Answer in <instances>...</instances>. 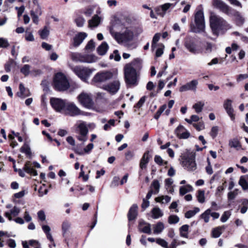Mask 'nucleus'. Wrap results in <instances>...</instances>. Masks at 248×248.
I'll list each match as a JSON object with an SVG mask.
<instances>
[{"label": "nucleus", "instance_id": "f257e3e1", "mask_svg": "<svg viewBox=\"0 0 248 248\" xmlns=\"http://www.w3.org/2000/svg\"><path fill=\"white\" fill-rule=\"evenodd\" d=\"M109 32L118 44L124 45L128 48L132 46V45L130 42L134 38V33L131 29L122 27L120 32H116L112 28H110Z\"/></svg>", "mask_w": 248, "mask_h": 248}, {"label": "nucleus", "instance_id": "f03ea898", "mask_svg": "<svg viewBox=\"0 0 248 248\" xmlns=\"http://www.w3.org/2000/svg\"><path fill=\"white\" fill-rule=\"evenodd\" d=\"M209 23L213 34L216 36L231 28L230 25L225 19L213 12L210 15Z\"/></svg>", "mask_w": 248, "mask_h": 248}, {"label": "nucleus", "instance_id": "7ed1b4c3", "mask_svg": "<svg viewBox=\"0 0 248 248\" xmlns=\"http://www.w3.org/2000/svg\"><path fill=\"white\" fill-rule=\"evenodd\" d=\"M141 67V63L140 61L137 60L125 66L124 76L127 84L130 85L136 84L137 71L140 70Z\"/></svg>", "mask_w": 248, "mask_h": 248}, {"label": "nucleus", "instance_id": "20e7f679", "mask_svg": "<svg viewBox=\"0 0 248 248\" xmlns=\"http://www.w3.org/2000/svg\"><path fill=\"white\" fill-rule=\"evenodd\" d=\"M114 76L115 74L110 71H101L95 74L91 80V83L94 85H103V83L112 79Z\"/></svg>", "mask_w": 248, "mask_h": 248}, {"label": "nucleus", "instance_id": "39448f33", "mask_svg": "<svg viewBox=\"0 0 248 248\" xmlns=\"http://www.w3.org/2000/svg\"><path fill=\"white\" fill-rule=\"evenodd\" d=\"M195 26L192 29V31L195 33H203L204 36L207 37V34L205 31V24L203 12L199 10L195 15Z\"/></svg>", "mask_w": 248, "mask_h": 248}, {"label": "nucleus", "instance_id": "423d86ee", "mask_svg": "<svg viewBox=\"0 0 248 248\" xmlns=\"http://www.w3.org/2000/svg\"><path fill=\"white\" fill-rule=\"evenodd\" d=\"M53 85L56 90L65 91L69 87V83L65 76L61 73L56 74L53 79Z\"/></svg>", "mask_w": 248, "mask_h": 248}, {"label": "nucleus", "instance_id": "0eeeda50", "mask_svg": "<svg viewBox=\"0 0 248 248\" xmlns=\"http://www.w3.org/2000/svg\"><path fill=\"white\" fill-rule=\"evenodd\" d=\"M76 133L78 134L77 136L78 140L83 143L87 141L88 129L86 123L82 121H78L74 125Z\"/></svg>", "mask_w": 248, "mask_h": 248}, {"label": "nucleus", "instance_id": "6e6552de", "mask_svg": "<svg viewBox=\"0 0 248 248\" xmlns=\"http://www.w3.org/2000/svg\"><path fill=\"white\" fill-rule=\"evenodd\" d=\"M71 69L78 78L85 82L87 81L93 72L95 70L94 69H90L80 66H72Z\"/></svg>", "mask_w": 248, "mask_h": 248}, {"label": "nucleus", "instance_id": "1a4fd4ad", "mask_svg": "<svg viewBox=\"0 0 248 248\" xmlns=\"http://www.w3.org/2000/svg\"><path fill=\"white\" fill-rule=\"evenodd\" d=\"M182 160V165L188 171H193L197 168L196 164L195 161V154L191 152L187 156L185 155L181 156Z\"/></svg>", "mask_w": 248, "mask_h": 248}, {"label": "nucleus", "instance_id": "9d476101", "mask_svg": "<svg viewBox=\"0 0 248 248\" xmlns=\"http://www.w3.org/2000/svg\"><path fill=\"white\" fill-rule=\"evenodd\" d=\"M114 80L108 84H104L102 88L107 91L111 94L116 93L120 88V81L119 79L117 77V75L115 74L113 78Z\"/></svg>", "mask_w": 248, "mask_h": 248}, {"label": "nucleus", "instance_id": "9b49d317", "mask_svg": "<svg viewBox=\"0 0 248 248\" xmlns=\"http://www.w3.org/2000/svg\"><path fill=\"white\" fill-rule=\"evenodd\" d=\"M79 103L86 108H91L93 105L91 94L82 92L77 97Z\"/></svg>", "mask_w": 248, "mask_h": 248}, {"label": "nucleus", "instance_id": "f8f14e48", "mask_svg": "<svg viewBox=\"0 0 248 248\" xmlns=\"http://www.w3.org/2000/svg\"><path fill=\"white\" fill-rule=\"evenodd\" d=\"M71 116H76L82 114L80 109L73 102H67L64 112Z\"/></svg>", "mask_w": 248, "mask_h": 248}, {"label": "nucleus", "instance_id": "ddd939ff", "mask_svg": "<svg viewBox=\"0 0 248 248\" xmlns=\"http://www.w3.org/2000/svg\"><path fill=\"white\" fill-rule=\"evenodd\" d=\"M212 5L214 7L218 9L222 12L228 15H230L232 14L231 8L221 0H213Z\"/></svg>", "mask_w": 248, "mask_h": 248}, {"label": "nucleus", "instance_id": "4468645a", "mask_svg": "<svg viewBox=\"0 0 248 248\" xmlns=\"http://www.w3.org/2000/svg\"><path fill=\"white\" fill-rule=\"evenodd\" d=\"M67 101L57 98H51L50 100L52 107L57 112H64Z\"/></svg>", "mask_w": 248, "mask_h": 248}, {"label": "nucleus", "instance_id": "2eb2a0df", "mask_svg": "<svg viewBox=\"0 0 248 248\" xmlns=\"http://www.w3.org/2000/svg\"><path fill=\"white\" fill-rule=\"evenodd\" d=\"M184 45L185 47L192 54H196L202 52V50L197 48L196 44L190 38H186Z\"/></svg>", "mask_w": 248, "mask_h": 248}, {"label": "nucleus", "instance_id": "dca6fc26", "mask_svg": "<svg viewBox=\"0 0 248 248\" xmlns=\"http://www.w3.org/2000/svg\"><path fill=\"white\" fill-rule=\"evenodd\" d=\"M174 133L180 139H187L190 137V132L182 125H179L175 129Z\"/></svg>", "mask_w": 248, "mask_h": 248}, {"label": "nucleus", "instance_id": "f3484780", "mask_svg": "<svg viewBox=\"0 0 248 248\" xmlns=\"http://www.w3.org/2000/svg\"><path fill=\"white\" fill-rule=\"evenodd\" d=\"M25 171L33 176L37 175V172L36 170L33 169L31 164L29 161L26 163L23 168V170L21 169H18V170L19 175L22 177H24L25 176Z\"/></svg>", "mask_w": 248, "mask_h": 248}, {"label": "nucleus", "instance_id": "a211bd4d", "mask_svg": "<svg viewBox=\"0 0 248 248\" xmlns=\"http://www.w3.org/2000/svg\"><path fill=\"white\" fill-rule=\"evenodd\" d=\"M198 84V81L197 80H192L190 82L181 86L180 88L179 91L181 92H186L189 90L195 91L196 90Z\"/></svg>", "mask_w": 248, "mask_h": 248}, {"label": "nucleus", "instance_id": "6ab92c4d", "mask_svg": "<svg viewBox=\"0 0 248 248\" xmlns=\"http://www.w3.org/2000/svg\"><path fill=\"white\" fill-rule=\"evenodd\" d=\"M71 227V223L67 220L64 221L62 225V236L65 238L66 242L70 235V228Z\"/></svg>", "mask_w": 248, "mask_h": 248}, {"label": "nucleus", "instance_id": "aec40b11", "mask_svg": "<svg viewBox=\"0 0 248 248\" xmlns=\"http://www.w3.org/2000/svg\"><path fill=\"white\" fill-rule=\"evenodd\" d=\"M139 230L140 232L145 233H151V225L143 220H140L139 222Z\"/></svg>", "mask_w": 248, "mask_h": 248}, {"label": "nucleus", "instance_id": "412c9836", "mask_svg": "<svg viewBox=\"0 0 248 248\" xmlns=\"http://www.w3.org/2000/svg\"><path fill=\"white\" fill-rule=\"evenodd\" d=\"M174 6L175 5L172 3H167L161 5L160 7L156 8V12L158 15L163 16L167 10L170 8H174Z\"/></svg>", "mask_w": 248, "mask_h": 248}, {"label": "nucleus", "instance_id": "4be33fe9", "mask_svg": "<svg viewBox=\"0 0 248 248\" xmlns=\"http://www.w3.org/2000/svg\"><path fill=\"white\" fill-rule=\"evenodd\" d=\"M87 36V34L85 32H80L77 34L74 38L73 46L75 47L79 46Z\"/></svg>", "mask_w": 248, "mask_h": 248}, {"label": "nucleus", "instance_id": "5701e85b", "mask_svg": "<svg viewBox=\"0 0 248 248\" xmlns=\"http://www.w3.org/2000/svg\"><path fill=\"white\" fill-rule=\"evenodd\" d=\"M232 100L230 99H227L225 101L224 103V108L226 109L227 113L230 116L232 120H233L234 119V116L233 115V109L232 107Z\"/></svg>", "mask_w": 248, "mask_h": 248}, {"label": "nucleus", "instance_id": "b1692460", "mask_svg": "<svg viewBox=\"0 0 248 248\" xmlns=\"http://www.w3.org/2000/svg\"><path fill=\"white\" fill-rule=\"evenodd\" d=\"M19 92L17 93L18 96L25 98L31 95V93L28 89L25 88L22 83L19 84Z\"/></svg>", "mask_w": 248, "mask_h": 248}, {"label": "nucleus", "instance_id": "393cba45", "mask_svg": "<svg viewBox=\"0 0 248 248\" xmlns=\"http://www.w3.org/2000/svg\"><path fill=\"white\" fill-rule=\"evenodd\" d=\"M42 229L44 233L46 234V238L52 243H53V245L54 247H55V244L54 242V239L52 237V236L50 233V228L49 226L46 225H42Z\"/></svg>", "mask_w": 248, "mask_h": 248}, {"label": "nucleus", "instance_id": "a878e982", "mask_svg": "<svg viewBox=\"0 0 248 248\" xmlns=\"http://www.w3.org/2000/svg\"><path fill=\"white\" fill-rule=\"evenodd\" d=\"M138 206L136 204L133 205L130 208L128 213V218L129 221L135 219L137 216Z\"/></svg>", "mask_w": 248, "mask_h": 248}, {"label": "nucleus", "instance_id": "bb28decb", "mask_svg": "<svg viewBox=\"0 0 248 248\" xmlns=\"http://www.w3.org/2000/svg\"><path fill=\"white\" fill-rule=\"evenodd\" d=\"M20 212L19 208L15 206L11 210L10 212H7L5 213V217L8 218V219L11 221L13 220L12 216L14 217L17 216Z\"/></svg>", "mask_w": 248, "mask_h": 248}, {"label": "nucleus", "instance_id": "cd10ccee", "mask_svg": "<svg viewBox=\"0 0 248 248\" xmlns=\"http://www.w3.org/2000/svg\"><path fill=\"white\" fill-rule=\"evenodd\" d=\"M100 22V17L97 15H95L89 21V26L90 27H96L99 25Z\"/></svg>", "mask_w": 248, "mask_h": 248}, {"label": "nucleus", "instance_id": "c85d7f7f", "mask_svg": "<svg viewBox=\"0 0 248 248\" xmlns=\"http://www.w3.org/2000/svg\"><path fill=\"white\" fill-rule=\"evenodd\" d=\"M239 184L243 190H248V175L241 176L239 181Z\"/></svg>", "mask_w": 248, "mask_h": 248}, {"label": "nucleus", "instance_id": "c756f323", "mask_svg": "<svg viewBox=\"0 0 248 248\" xmlns=\"http://www.w3.org/2000/svg\"><path fill=\"white\" fill-rule=\"evenodd\" d=\"M108 46L106 42H103L97 48L98 53L100 55H104L107 52Z\"/></svg>", "mask_w": 248, "mask_h": 248}, {"label": "nucleus", "instance_id": "7c9ffc66", "mask_svg": "<svg viewBox=\"0 0 248 248\" xmlns=\"http://www.w3.org/2000/svg\"><path fill=\"white\" fill-rule=\"evenodd\" d=\"M97 60V57L93 55L90 54L83 55V62L93 63L95 62Z\"/></svg>", "mask_w": 248, "mask_h": 248}, {"label": "nucleus", "instance_id": "2f4dec72", "mask_svg": "<svg viewBox=\"0 0 248 248\" xmlns=\"http://www.w3.org/2000/svg\"><path fill=\"white\" fill-rule=\"evenodd\" d=\"M154 233L155 234H159L164 229V224L161 222H158L153 226Z\"/></svg>", "mask_w": 248, "mask_h": 248}, {"label": "nucleus", "instance_id": "473e14b6", "mask_svg": "<svg viewBox=\"0 0 248 248\" xmlns=\"http://www.w3.org/2000/svg\"><path fill=\"white\" fill-rule=\"evenodd\" d=\"M152 217L154 219H157L163 215V213L158 207H155L152 210Z\"/></svg>", "mask_w": 248, "mask_h": 248}, {"label": "nucleus", "instance_id": "72a5a7b5", "mask_svg": "<svg viewBox=\"0 0 248 248\" xmlns=\"http://www.w3.org/2000/svg\"><path fill=\"white\" fill-rule=\"evenodd\" d=\"M232 14L231 15H233L234 16L238 24H242L244 22V18L241 15L240 13L232 10Z\"/></svg>", "mask_w": 248, "mask_h": 248}, {"label": "nucleus", "instance_id": "f704fd0d", "mask_svg": "<svg viewBox=\"0 0 248 248\" xmlns=\"http://www.w3.org/2000/svg\"><path fill=\"white\" fill-rule=\"evenodd\" d=\"M70 57L73 61L83 62V55L80 53L72 52L70 54Z\"/></svg>", "mask_w": 248, "mask_h": 248}, {"label": "nucleus", "instance_id": "c9c22d12", "mask_svg": "<svg viewBox=\"0 0 248 248\" xmlns=\"http://www.w3.org/2000/svg\"><path fill=\"white\" fill-rule=\"evenodd\" d=\"M196 198L199 202L204 203L205 202V191L203 190H199L197 193Z\"/></svg>", "mask_w": 248, "mask_h": 248}, {"label": "nucleus", "instance_id": "e433bc0d", "mask_svg": "<svg viewBox=\"0 0 248 248\" xmlns=\"http://www.w3.org/2000/svg\"><path fill=\"white\" fill-rule=\"evenodd\" d=\"M192 191H193L192 186L190 185H186L180 187L179 193L181 195H184L186 193Z\"/></svg>", "mask_w": 248, "mask_h": 248}, {"label": "nucleus", "instance_id": "4c0bfd02", "mask_svg": "<svg viewBox=\"0 0 248 248\" xmlns=\"http://www.w3.org/2000/svg\"><path fill=\"white\" fill-rule=\"evenodd\" d=\"M171 200L170 197L169 196H161L156 197L155 201L157 202H160L162 204L168 203Z\"/></svg>", "mask_w": 248, "mask_h": 248}, {"label": "nucleus", "instance_id": "58836bf2", "mask_svg": "<svg viewBox=\"0 0 248 248\" xmlns=\"http://www.w3.org/2000/svg\"><path fill=\"white\" fill-rule=\"evenodd\" d=\"M204 106V103L202 101L198 102L193 106V108L195 109L196 113H199L201 112Z\"/></svg>", "mask_w": 248, "mask_h": 248}, {"label": "nucleus", "instance_id": "ea45409f", "mask_svg": "<svg viewBox=\"0 0 248 248\" xmlns=\"http://www.w3.org/2000/svg\"><path fill=\"white\" fill-rule=\"evenodd\" d=\"M210 215L211 209H208L201 215L200 217L203 219L205 223H208L209 221L210 217H211Z\"/></svg>", "mask_w": 248, "mask_h": 248}, {"label": "nucleus", "instance_id": "a19ab883", "mask_svg": "<svg viewBox=\"0 0 248 248\" xmlns=\"http://www.w3.org/2000/svg\"><path fill=\"white\" fill-rule=\"evenodd\" d=\"M200 210L199 207H194L193 210L187 211L185 213V216L187 218H190L194 216L197 213H199Z\"/></svg>", "mask_w": 248, "mask_h": 248}, {"label": "nucleus", "instance_id": "79ce46f5", "mask_svg": "<svg viewBox=\"0 0 248 248\" xmlns=\"http://www.w3.org/2000/svg\"><path fill=\"white\" fill-rule=\"evenodd\" d=\"M148 162H149V158H148V154L146 153H145L143 155L142 158L141 159L140 164V168L141 169H143L145 168L146 167V164L148 163Z\"/></svg>", "mask_w": 248, "mask_h": 248}, {"label": "nucleus", "instance_id": "37998d69", "mask_svg": "<svg viewBox=\"0 0 248 248\" xmlns=\"http://www.w3.org/2000/svg\"><path fill=\"white\" fill-rule=\"evenodd\" d=\"M189 226L187 225H184L180 228V235L185 238L188 237V230Z\"/></svg>", "mask_w": 248, "mask_h": 248}, {"label": "nucleus", "instance_id": "c03bdc74", "mask_svg": "<svg viewBox=\"0 0 248 248\" xmlns=\"http://www.w3.org/2000/svg\"><path fill=\"white\" fill-rule=\"evenodd\" d=\"M224 229L223 227H218L214 228L212 232V237L214 238H218L222 233V230Z\"/></svg>", "mask_w": 248, "mask_h": 248}, {"label": "nucleus", "instance_id": "a18cd8bd", "mask_svg": "<svg viewBox=\"0 0 248 248\" xmlns=\"http://www.w3.org/2000/svg\"><path fill=\"white\" fill-rule=\"evenodd\" d=\"M160 188L159 183L157 180L153 181L151 186V189L153 190L154 194H157L158 193Z\"/></svg>", "mask_w": 248, "mask_h": 248}, {"label": "nucleus", "instance_id": "49530a36", "mask_svg": "<svg viewBox=\"0 0 248 248\" xmlns=\"http://www.w3.org/2000/svg\"><path fill=\"white\" fill-rule=\"evenodd\" d=\"M20 72L26 77L29 76L31 73V66L29 64L24 65L20 69Z\"/></svg>", "mask_w": 248, "mask_h": 248}, {"label": "nucleus", "instance_id": "de8ad7c7", "mask_svg": "<svg viewBox=\"0 0 248 248\" xmlns=\"http://www.w3.org/2000/svg\"><path fill=\"white\" fill-rule=\"evenodd\" d=\"M49 31L46 27L39 31V35L42 39H46L49 35Z\"/></svg>", "mask_w": 248, "mask_h": 248}, {"label": "nucleus", "instance_id": "09e8293b", "mask_svg": "<svg viewBox=\"0 0 248 248\" xmlns=\"http://www.w3.org/2000/svg\"><path fill=\"white\" fill-rule=\"evenodd\" d=\"M85 22V20L81 16H78L75 19V22L78 27H82L84 24Z\"/></svg>", "mask_w": 248, "mask_h": 248}, {"label": "nucleus", "instance_id": "8fccbe9b", "mask_svg": "<svg viewBox=\"0 0 248 248\" xmlns=\"http://www.w3.org/2000/svg\"><path fill=\"white\" fill-rule=\"evenodd\" d=\"M242 207L241 208L240 212L242 214L245 213L248 209V200L243 199L242 200Z\"/></svg>", "mask_w": 248, "mask_h": 248}, {"label": "nucleus", "instance_id": "3c124183", "mask_svg": "<svg viewBox=\"0 0 248 248\" xmlns=\"http://www.w3.org/2000/svg\"><path fill=\"white\" fill-rule=\"evenodd\" d=\"M155 162L159 165L164 166L168 164L167 161H164L161 157L159 155H155L154 158Z\"/></svg>", "mask_w": 248, "mask_h": 248}, {"label": "nucleus", "instance_id": "603ef678", "mask_svg": "<svg viewBox=\"0 0 248 248\" xmlns=\"http://www.w3.org/2000/svg\"><path fill=\"white\" fill-rule=\"evenodd\" d=\"M229 146L232 148H234L238 149L240 148V144L238 140L236 139L231 140L229 142Z\"/></svg>", "mask_w": 248, "mask_h": 248}, {"label": "nucleus", "instance_id": "864d4df0", "mask_svg": "<svg viewBox=\"0 0 248 248\" xmlns=\"http://www.w3.org/2000/svg\"><path fill=\"white\" fill-rule=\"evenodd\" d=\"M179 221V218L176 215H171L169 217L168 222L170 224L177 223Z\"/></svg>", "mask_w": 248, "mask_h": 248}, {"label": "nucleus", "instance_id": "5fc2aeb1", "mask_svg": "<svg viewBox=\"0 0 248 248\" xmlns=\"http://www.w3.org/2000/svg\"><path fill=\"white\" fill-rule=\"evenodd\" d=\"M218 131L219 127L217 126H214L212 127L210 134L213 139H214L217 137Z\"/></svg>", "mask_w": 248, "mask_h": 248}, {"label": "nucleus", "instance_id": "6e6d98bb", "mask_svg": "<svg viewBox=\"0 0 248 248\" xmlns=\"http://www.w3.org/2000/svg\"><path fill=\"white\" fill-rule=\"evenodd\" d=\"M9 46V43L8 40L6 38L1 37L0 38V47L6 48Z\"/></svg>", "mask_w": 248, "mask_h": 248}, {"label": "nucleus", "instance_id": "4d7b16f0", "mask_svg": "<svg viewBox=\"0 0 248 248\" xmlns=\"http://www.w3.org/2000/svg\"><path fill=\"white\" fill-rule=\"evenodd\" d=\"M192 125L198 131H201L205 128L204 124L203 122H200L197 124H193Z\"/></svg>", "mask_w": 248, "mask_h": 248}, {"label": "nucleus", "instance_id": "13d9d810", "mask_svg": "<svg viewBox=\"0 0 248 248\" xmlns=\"http://www.w3.org/2000/svg\"><path fill=\"white\" fill-rule=\"evenodd\" d=\"M160 34L159 33H156L154 35L153 41H152V48L154 49L156 47V43L159 41L160 38Z\"/></svg>", "mask_w": 248, "mask_h": 248}, {"label": "nucleus", "instance_id": "bf43d9fd", "mask_svg": "<svg viewBox=\"0 0 248 248\" xmlns=\"http://www.w3.org/2000/svg\"><path fill=\"white\" fill-rule=\"evenodd\" d=\"M156 242L163 248H168V243L163 239L157 238L156 239Z\"/></svg>", "mask_w": 248, "mask_h": 248}, {"label": "nucleus", "instance_id": "052dcab7", "mask_svg": "<svg viewBox=\"0 0 248 248\" xmlns=\"http://www.w3.org/2000/svg\"><path fill=\"white\" fill-rule=\"evenodd\" d=\"M25 37L26 40L27 41L32 42L34 40V38L32 33L29 31H26Z\"/></svg>", "mask_w": 248, "mask_h": 248}, {"label": "nucleus", "instance_id": "680f3d73", "mask_svg": "<svg viewBox=\"0 0 248 248\" xmlns=\"http://www.w3.org/2000/svg\"><path fill=\"white\" fill-rule=\"evenodd\" d=\"M31 15L32 19L33 22L37 24L39 21L38 16L39 15H36L34 11L31 10Z\"/></svg>", "mask_w": 248, "mask_h": 248}, {"label": "nucleus", "instance_id": "e2e57ef3", "mask_svg": "<svg viewBox=\"0 0 248 248\" xmlns=\"http://www.w3.org/2000/svg\"><path fill=\"white\" fill-rule=\"evenodd\" d=\"M114 58V60L116 61H119L121 59V56L118 53V51L117 50H115L113 52V54L110 55V59H112Z\"/></svg>", "mask_w": 248, "mask_h": 248}, {"label": "nucleus", "instance_id": "0e129e2a", "mask_svg": "<svg viewBox=\"0 0 248 248\" xmlns=\"http://www.w3.org/2000/svg\"><path fill=\"white\" fill-rule=\"evenodd\" d=\"M120 180V178L118 176H115L113 178V180L111 183L110 186L114 187L118 186L119 185V182Z\"/></svg>", "mask_w": 248, "mask_h": 248}, {"label": "nucleus", "instance_id": "69168bd1", "mask_svg": "<svg viewBox=\"0 0 248 248\" xmlns=\"http://www.w3.org/2000/svg\"><path fill=\"white\" fill-rule=\"evenodd\" d=\"M37 216L39 219L42 221L46 220V215L44 212L40 210L37 212Z\"/></svg>", "mask_w": 248, "mask_h": 248}, {"label": "nucleus", "instance_id": "338daca9", "mask_svg": "<svg viewBox=\"0 0 248 248\" xmlns=\"http://www.w3.org/2000/svg\"><path fill=\"white\" fill-rule=\"evenodd\" d=\"M230 216V213H229V212H225L222 215L220 218V220L222 222H225L228 219Z\"/></svg>", "mask_w": 248, "mask_h": 248}, {"label": "nucleus", "instance_id": "774afa93", "mask_svg": "<svg viewBox=\"0 0 248 248\" xmlns=\"http://www.w3.org/2000/svg\"><path fill=\"white\" fill-rule=\"evenodd\" d=\"M95 47L94 43L93 40H90L87 44L85 49L86 50H93Z\"/></svg>", "mask_w": 248, "mask_h": 248}]
</instances>
